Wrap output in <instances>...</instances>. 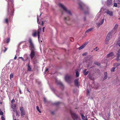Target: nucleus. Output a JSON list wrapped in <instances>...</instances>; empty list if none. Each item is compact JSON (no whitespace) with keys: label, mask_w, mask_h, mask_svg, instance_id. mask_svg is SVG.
<instances>
[{"label":"nucleus","mask_w":120,"mask_h":120,"mask_svg":"<svg viewBox=\"0 0 120 120\" xmlns=\"http://www.w3.org/2000/svg\"><path fill=\"white\" fill-rule=\"evenodd\" d=\"M64 19L65 20H68V19L67 18L65 17L64 18Z\"/></svg>","instance_id":"nucleus-44"},{"label":"nucleus","mask_w":120,"mask_h":120,"mask_svg":"<svg viewBox=\"0 0 120 120\" xmlns=\"http://www.w3.org/2000/svg\"><path fill=\"white\" fill-rule=\"evenodd\" d=\"M76 77H77L79 76V73L78 71H76Z\"/></svg>","instance_id":"nucleus-28"},{"label":"nucleus","mask_w":120,"mask_h":120,"mask_svg":"<svg viewBox=\"0 0 120 120\" xmlns=\"http://www.w3.org/2000/svg\"><path fill=\"white\" fill-rule=\"evenodd\" d=\"M118 25L117 24H116L115 25V26H114V29H115V30H116V29L118 27Z\"/></svg>","instance_id":"nucleus-26"},{"label":"nucleus","mask_w":120,"mask_h":120,"mask_svg":"<svg viewBox=\"0 0 120 120\" xmlns=\"http://www.w3.org/2000/svg\"><path fill=\"white\" fill-rule=\"evenodd\" d=\"M112 34L111 32H109L105 40V43L106 44H108L111 38Z\"/></svg>","instance_id":"nucleus-5"},{"label":"nucleus","mask_w":120,"mask_h":120,"mask_svg":"<svg viewBox=\"0 0 120 120\" xmlns=\"http://www.w3.org/2000/svg\"><path fill=\"white\" fill-rule=\"evenodd\" d=\"M39 21V18L38 17V15H37V22L39 24L40 22H38Z\"/></svg>","instance_id":"nucleus-31"},{"label":"nucleus","mask_w":120,"mask_h":120,"mask_svg":"<svg viewBox=\"0 0 120 120\" xmlns=\"http://www.w3.org/2000/svg\"><path fill=\"white\" fill-rule=\"evenodd\" d=\"M86 69H85L83 71V72L84 75H86L89 72L88 71H86Z\"/></svg>","instance_id":"nucleus-18"},{"label":"nucleus","mask_w":120,"mask_h":120,"mask_svg":"<svg viewBox=\"0 0 120 120\" xmlns=\"http://www.w3.org/2000/svg\"><path fill=\"white\" fill-rule=\"evenodd\" d=\"M104 75H107V72H105L104 73Z\"/></svg>","instance_id":"nucleus-47"},{"label":"nucleus","mask_w":120,"mask_h":120,"mask_svg":"<svg viewBox=\"0 0 120 120\" xmlns=\"http://www.w3.org/2000/svg\"><path fill=\"white\" fill-rule=\"evenodd\" d=\"M115 68V67L112 68L111 69V71H114Z\"/></svg>","instance_id":"nucleus-27"},{"label":"nucleus","mask_w":120,"mask_h":120,"mask_svg":"<svg viewBox=\"0 0 120 120\" xmlns=\"http://www.w3.org/2000/svg\"><path fill=\"white\" fill-rule=\"evenodd\" d=\"M2 103L1 102H0V104H2Z\"/></svg>","instance_id":"nucleus-56"},{"label":"nucleus","mask_w":120,"mask_h":120,"mask_svg":"<svg viewBox=\"0 0 120 120\" xmlns=\"http://www.w3.org/2000/svg\"><path fill=\"white\" fill-rule=\"evenodd\" d=\"M44 28H45V27H44L43 28V29H42L43 30V32H44Z\"/></svg>","instance_id":"nucleus-50"},{"label":"nucleus","mask_w":120,"mask_h":120,"mask_svg":"<svg viewBox=\"0 0 120 120\" xmlns=\"http://www.w3.org/2000/svg\"><path fill=\"white\" fill-rule=\"evenodd\" d=\"M89 79L91 80H93L94 78L93 77H92L91 76L88 75Z\"/></svg>","instance_id":"nucleus-25"},{"label":"nucleus","mask_w":120,"mask_h":120,"mask_svg":"<svg viewBox=\"0 0 120 120\" xmlns=\"http://www.w3.org/2000/svg\"><path fill=\"white\" fill-rule=\"evenodd\" d=\"M15 120H16V119H15Z\"/></svg>","instance_id":"nucleus-62"},{"label":"nucleus","mask_w":120,"mask_h":120,"mask_svg":"<svg viewBox=\"0 0 120 120\" xmlns=\"http://www.w3.org/2000/svg\"><path fill=\"white\" fill-rule=\"evenodd\" d=\"M104 19V16L103 15H101L100 12L97 14L95 17V19L96 20L99 19V22L97 23L98 27H99L103 23Z\"/></svg>","instance_id":"nucleus-2"},{"label":"nucleus","mask_w":120,"mask_h":120,"mask_svg":"<svg viewBox=\"0 0 120 120\" xmlns=\"http://www.w3.org/2000/svg\"><path fill=\"white\" fill-rule=\"evenodd\" d=\"M112 1L111 0H108L106 3V5L108 6H110L112 5Z\"/></svg>","instance_id":"nucleus-12"},{"label":"nucleus","mask_w":120,"mask_h":120,"mask_svg":"<svg viewBox=\"0 0 120 120\" xmlns=\"http://www.w3.org/2000/svg\"><path fill=\"white\" fill-rule=\"evenodd\" d=\"M36 108H37V110L38 111L39 110V107L38 106H37L36 107Z\"/></svg>","instance_id":"nucleus-42"},{"label":"nucleus","mask_w":120,"mask_h":120,"mask_svg":"<svg viewBox=\"0 0 120 120\" xmlns=\"http://www.w3.org/2000/svg\"><path fill=\"white\" fill-rule=\"evenodd\" d=\"M86 120H87L86 119H85Z\"/></svg>","instance_id":"nucleus-61"},{"label":"nucleus","mask_w":120,"mask_h":120,"mask_svg":"<svg viewBox=\"0 0 120 120\" xmlns=\"http://www.w3.org/2000/svg\"><path fill=\"white\" fill-rule=\"evenodd\" d=\"M87 54V52H85V53H83L82 54V55L83 56H84L86 55Z\"/></svg>","instance_id":"nucleus-33"},{"label":"nucleus","mask_w":120,"mask_h":120,"mask_svg":"<svg viewBox=\"0 0 120 120\" xmlns=\"http://www.w3.org/2000/svg\"><path fill=\"white\" fill-rule=\"evenodd\" d=\"M41 15V14H40V15L39 16H40Z\"/></svg>","instance_id":"nucleus-60"},{"label":"nucleus","mask_w":120,"mask_h":120,"mask_svg":"<svg viewBox=\"0 0 120 120\" xmlns=\"http://www.w3.org/2000/svg\"><path fill=\"white\" fill-rule=\"evenodd\" d=\"M2 120H5V119L3 116H2L1 117Z\"/></svg>","instance_id":"nucleus-37"},{"label":"nucleus","mask_w":120,"mask_h":120,"mask_svg":"<svg viewBox=\"0 0 120 120\" xmlns=\"http://www.w3.org/2000/svg\"><path fill=\"white\" fill-rule=\"evenodd\" d=\"M75 85L77 86H78V83H79V79H77L76 80H75Z\"/></svg>","instance_id":"nucleus-17"},{"label":"nucleus","mask_w":120,"mask_h":120,"mask_svg":"<svg viewBox=\"0 0 120 120\" xmlns=\"http://www.w3.org/2000/svg\"><path fill=\"white\" fill-rule=\"evenodd\" d=\"M49 70V69L48 68H47L45 71V72H47Z\"/></svg>","instance_id":"nucleus-46"},{"label":"nucleus","mask_w":120,"mask_h":120,"mask_svg":"<svg viewBox=\"0 0 120 120\" xmlns=\"http://www.w3.org/2000/svg\"><path fill=\"white\" fill-rule=\"evenodd\" d=\"M95 64H96L98 66H99L100 65V64L99 63H98L97 62H96L95 63Z\"/></svg>","instance_id":"nucleus-40"},{"label":"nucleus","mask_w":120,"mask_h":120,"mask_svg":"<svg viewBox=\"0 0 120 120\" xmlns=\"http://www.w3.org/2000/svg\"><path fill=\"white\" fill-rule=\"evenodd\" d=\"M19 59H22V60L23 61H25L26 60H24L23 59V58L22 57H19Z\"/></svg>","instance_id":"nucleus-30"},{"label":"nucleus","mask_w":120,"mask_h":120,"mask_svg":"<svg viewBox=\"0 0 120 120\" xmlns=\"http://www.w3.org/2000/svg\"><path fill=\"white\" fill-rule=\"evenodd\" d=\"M10 39L9 38H8L7 40V43H8L10 41Z\"/></svg>","instance_id":"nucleus-38"},{"label":"nucleus","mask_w":120,"mask_h":120,"mask_svg":"<svg viewBox=\"0 0 120 120\" xmlns=\"http://www.w3.org/2000/svg\"><path fill=\"white\" fill-rule=\"evenodd\" d=\"M60 103V102H58L56 103V104L58 105Z\"/></svg>","instance_id":"nucleus-49"},{"label":"nucleus","mask_w":120,"mask_h":120,"mask_svg":"<svg viewBox=\"0 0 120 120\" xmlns=\"http://www.w3.org/2000/svg\"><path fill=\"white\" fill-rule=\"evenodd\" d=\"M27 69L29 71H30L31 70V68L29 65H28Z\"/></svg>","instance_id":"nucleus-20"},{"label":"nucleus","mask_w":120,"mask_h":120,"mask_svg":"<svg viewBox=\"0 0 120 120\" xmlns=\"http://www.w3.org/2000/svg\"><path fill=\"white\" fill-rule=\"evenodd\" d=\"M81 116L83 120H85L86 119V117L82 114L81 115Z\"/></svg>","instance_id":"nucleus-23"},{"label":"nucleus","mask_w":120,"mask_h":120,"mask_svg":"<svg viewBox=\"0 0 120 120\" xmlns=\"http://www.w3.org/2000/svg\"><path fill=\"white\" fill-rule=\"evenodd\" d=\"M29 42L30 45V48L31 51L30 56L31 57V59H32L35 56V49L34 44L32 43V40L30 38L29 39Z\"/></svg>","instance_id":"nucleus-3"},{"label":"nucleus","mask_w":120,"mask_h":120,"mask_svg":"<svg viewBox=\"0 0 120 120\" xmlns=\"http://www.w3.org/2000/svg\"><path fill=\"white\" fill-rule=\"evenodd\" d=\"M113 6L114 7H117V3H115L113 5Z\"/></svg>","instance_id":"nucleus-32"},{"label":"nucleus","mask_w":120,"mask_h":120,"mask_svg":"<svg viewBox=\"0 0 120 120\" xmlns=\"http://www.w3.org/2000/svg\"><path fill=\"white\" fill-rule=\"evenodd\" d=\"M44 101L45 102H46V99L45 98H44Z\"/></svg>","instance_id":"nucleus-43"},{"label":"nucleus","mask_w":120,"mask_h":120,"mask_svg":"<svg viewBox=\"0 0 120 120\" xmlns=\"http://www.w3.org/2000/svg\"><path fill=\"white\" fill-rule=\"evenodd\" d=\"M85 14H86V13H86V11H85Z\"/></svg>","instance_id":"nucleus-59"},{"label":"nucleus","mask_w":120,"mask_h":120,"mask_svg":"<svg viewBox=\"0 0 120 120\" xmlns=\"http://www.w3.org/2000/svg\"><path fill=\"white\" fill-rule=\"evenodd\" d=\"M20 110L21 111V116H24L25 115V112L23 108L22 107H21Z\"/></svg>","instance_id":"nucleus-11"},{"label":"nucleus","mask_w":120,"mask_h":120,"mask_svg":"<svg viewBox=\"0 0 120 120\" xmlns=\"http://www.w3.org/2000/svg\"><path fill=\"white\" fill-rule=\"evenodd\" d=\"M11 108L13 109V111H16V106L15 104H12L11 105Z\"/></svg>","instance_id":"nucleus-14"},{"label":"nucleus","mask_w":120,"mask_h":120,"mask_svg":"<svg viewBox=\"0 0 120 120\" xmlns=\"http://www.w3.org/2000/svg\"><path fill=\"white\" fill-rule=\"evenodd\" d=\"M87 44V43H85L83 45H82L81 46L79 47V50H81L82 49L85 47V46H86Z\"/></svg>","instance_id":"nucleus-15"},{"label":"nucleus","mask_w":120,"mask_h":120,"mask_svg":"<svg viewBox=\"0 0 120 120\" xmlns=\"http://www.w3.org/2000/svg\"><path fill=\"white\" fill-rule=\"evenodd\" d=\"M43 21H42L41 25H43Z\"/></svg>","instance_id":"nucleus-53"},{"label":"nucleus","mask_w":120,"mask_h":120,"mask_svg":"<svg viewBox=\"0 0 120 120\" xmlns=\"http://www.w3.org/2000/svg\"><path fill=\"white\" fill-rule=\"evenodd\" d=\"M13 74L12 73H11L10 75V79H11L13 77Z\"/></svg>","instance_id":"nucleus-22"},{"label":"nucleus","mask_w":120,"mask_h":120,"mask_svg":"<svg viewBox=\"0 0 120 120\" xmlns=\"http://www.w3.org/2000/svg\"><path fill=\"white\" fill-rule=\"evenodd\" d=\"M87 94H89L90 93V91L89 90H88V89H87Z\"/></svg>","instance_id":"nucleus-41"},{"label":"nucleus","mask_w":120,"mask_h":120,"mask_svg":"<svg viewBox=\"0 0 120 120\" xmlns=\"http://www.w3.org/2000/svg\"><path fill=\"white\" fill-rule=\"evenodd\" d=\"M5 22L8 23V19L7 18H6L5 19Z\"/></svg>","instance_id":"nucleus-35"},{"label":"nucleus","mask_w":120,"mask_h":120,"mask_svg":"<svg viewBox=\"0 0 120 120\" xmlns=\"http://www.w3.org/2000/svg\"><path fill=\"white\" fill-rule=\"evenodd\" d=\"M106 13L107 15H109L111 16H112L113 15V12L109 10H107L106 11Z\"/></svg>","instance_id":"nucleus-13"},{"label":"nucleus","mask_w":120,"mask_h":120,"mask_svg":"<svg viewBox=\"0 0 120 120\" xmlns=\"http://www.w3.org/2000/svg\"><path fill=\"white\" fill-rule=\"evenodd\" d=\"M27 91H28V92H30V91H29V90H28V88L27 89Z\"/></svg>","instance_id":"nucleus-52"},{"label":"nucleus","mask_w":120,"mask_h":120,"mask_svg":"<svg viewBox=\"0 0 120 120\" xmlns=\"http://www.w3.org/2000/svg\"><path fill=\"white\" fill-rule=\"evenodd\" d=\"M97 48H98V47H96L95 48H94V50H95V49H97Z\"/></svg>","instance_id":"nucleus-51"},{"label":"nucleus","mask_w":120,"mask_h":120,"mask_svg":"<svg viewBox=\"0 0 120 120\" xmlns=\"http://www.w3.org/2000/svg\"><path fill=\"white\" fill-rule=\"evenodd\" d=\"M120 65V63H115L114 64V66H116V67H117L118 66Z\"/></svg>","instance_id":"nucleus-21"},{"label":"nucleus","mask_w":120,"mask_h":120,"mask_svg":"<svg viewBox=\"0 0 120 120\" xmlns=\"http://www.w3.org/2000/svg\"><path fill=\"white\" fill-rule=\"evenodd\" d=\"M56 83H57V84H59V85H60L61 86L62 85V84L60 82H58L57 81H56Z\"/></svg>","instance_id":"nucleus-29"},{"label":"nucleus","mask_w":120,"mask_h":120,"mask_svg":"<svg viewBox=\"0 0 120 120\" xmlns=\"http://www.w3.org/2000/svg\"><path fill=\"white\" fill-rule=\"evenodd\" d=\"M17 57L16 55H15V57H14V59L15 60L16 59Z\"/></svg>","instance_id":"nucleus-48"},{"label":"nucleus","mask_w":120,"mask_h":120,"mask_svg":"<svg viewBox=\"0 0 120 120\" xmlns=\"http://www.w3.org/2000/svg\"><path fill=\"white\" fill-rule=\"evenodd\" d=\"M93 28H91L87 30L85 32V33H88L89 32L91 31L93 29Z\"/></svg>","instance_id":"nucleus-19"},{"label":"nucleus","mask_w":120,"mask_h":120,"mask_svg":"<svg viewBox=\"0 0 120 120\" xmlns=\"http://www.w3.org/2000/svg\"><path fill=\"white\" fill-rule=\"evenodd\" d=\"M107 57L108 58H109L110 59H111L114 57V56L113 53L111 52L107 55Z\"/></svg>","instance_id":"nucleus-9"},{"label":"nucleus","mask_w":120,"mask_h":120,"mask_svg":"<svg viewBox=\"0 0 120 120\" xmlns=\"http://www.w3.org/2000/svg\"><path fill=\"white\" fill-rule=\"evenodd\" d=\"M14 112H16V115H17L18 114V112L17 111V110H16V111H14Z\"/></svg>","instance_id":"nucleus-39"},{"label":"nucleus","mask_w":120,"mask_h":120,"mask_svg":"<svg viewBox=\"0 0 120 120\" xmlns=\"http://www.w3.org/2000/svg\"><path fill=\"white\" fill-rule=\"evenodd\" d=\"M72 116L74 120H80V118L78 117V115L75 113L71 112Z\"/></svg>","instance_id":"nucleus-8"},{"label":"nucleus","mask_w":120,"mask_h":120,"mask_svg":"<svg viewBox=\"0 0 120 120\" xmlns=\"http://www.w3.org/2000/svg\"><path fill=\"white\" fill-rule=\"evenodd\" d=\"M107 78V75H105L104 78V79L105 80Z\"/></svg>","instance_id":"nucleus-36"},{"label":"nucleus","mask_w":120,"mask_h":120,"mask_svg":"<svg viewBox=\"0 0 120 120\" xmlns=\"http://www.w3.org/2000/svg\"><path fill=\"white\" fill-rule=\"evenodd\" d=\"M38 111L40 113H41V111L40 110H38Z\"/></svg>","instance_id":"nucleus-54"},{"label":"nucleus","mask_w":120,"mask_h":120,"mask_svg":"<svg viewBox=\"0 0 120 120\" xmlns=\"http://www.w3.org/2000/svg\"><path fill=\"white\" fill-rule=\"evenodd\" d=\"M80 8L82 9H83V8L85 11H87L88 10V7H86L85 6V5L81 1H80V3H79Z\"/></svg>","instance_id":"nucleus-7"},{"label":"nucleus","mask_w":120,"mask_h":120,"mask_svg":"<svg viewBox=\"0 0 120 120\" xmlns=\"http://www.w3.org/2000/svg\"><path fill=\"white\" fill-rule=\"evenodd\" d=\"M70 76L68 75H66L65 77V81L68 82H70Z\"/></svg>","instance_id":"nucleus-10"},{"label":"nucleus","mask_w":120,"mask_h":120,"mask_svg":"<svg viewBox=\"0 0 120 120\" xmlns=\"http://www.w3.org/2000/svg\"><path fill=\"white\" fill-rule=\"evenodd\" d=\"M119 45L120 46V42L119 43Z\"/></svg>","instance_id":"nucleus-55"},{"label":"nucleus","mask_w":120,"mask_h":120,"mask_svg":"<svg viewBox=\"0 0 120 120\" xmlns=\"http://www.w3.org/2000/svg\"><path fill=\"white\" fill-rule=\"evenodd\" d=\"M4 113L3 112L1 109H0V115H3Z\"/></svg>","instance_id":"nucleus-24"},{"label":"nucleus","mask_w":120,"mask_h":120,"mask_svg":"<svg viewBox=\"0 0 120 120\" xmlns=\"http://www.w3.org/2000/svg\"><path fill=\"white\" fill-rule=\"evenodd\" d=\"M98 50V49H96V50H95V51H97V50Z\"/></svg>","instance_id":"nucleus-58"},{"label":"nucleus","mask_w":120,"mask_h":120,"mask_svg":"<svg viewBox=\"0 0 120 120\" xmlns=\"http://www.w3.org/2000/svg\"><path fill=\"white\" fill-rule=\"evenodd\" d=\"M7 48H5V50L4 51V52H6V51L7 50Z\"/></svg>","instance_id":"nucleus-45"},{"label":"nucleus","mask_w":120,"mask_h":120,"mask_svg":"<svg viewBox=\"0 0 120 120\" xmlns=\"http://www.w3.org/2000/svg\"><path fill=\"white\" fill-rule=\"evenodd\" d=\"M40 32H41L40 29H38V30L37 34V32L36 31L34 32V33H33L32 34L33 36L34 37L36 36H37V34L38 40L39 41L40 43V42H42V40H41L40 41V39H39V37H40Z\"/></svg>","instance_id":"nucleus-6"},{"label":"nucleus","mask_w":120,"mask_h":120,"mask_svg":"<svg viewBox=\"0 0 120 120\" xmlns=\"http://www.w3.org/2000/svg\"><path fill=\"white\" fill-rule=\"evenodd\" d=\"M59 5L60 7H61L64 10L67 14H68L69 15H72V13L71 12L70 10H68L63 4H61L60 3L59 4Z\"/></svg>","instance_id":"nucleus-4"},{"label":"nucleus","mask_w":120,"mask_h":120,"mask_svg":"<svg viewBox=\"0 0 120 120\" xmlns=\"http://www.w3.org/2000/svg\"><path fill=\"white\" fill-rule=\"evenodd\" d=\"M19 91H20V93H21V90H19Z\"/></svg>","instance_id":"nucleus-57"},{"label":"nucleus","mask_w":120,"mask_h":120,"mask_svg":"<svg viewBox=\"0 0 120 120\" xmlns=\"http://www.w3.org/2000/svg\"><path fill=\"white\" fill-rule=\"evenodd\" d=\"M8 1L7 8V12L8 14L11 15H13L14 12L13 8V0H6Z\"/></svg>","instance_id":"nucleus-1"},{"label":"nucleus","mask_w":120,"mask_h":120,"mask_svg":"<svg viewBox=\"0 0 120 120\" xmlns=\"http://www.w3.org/2000/svg\"><path fill=\"white\" fill-rule=\"evenodd\" d=\"M15 101V100L14 99H13L11 101V104H13V103Z\"/></svg>","instance_id":"nucleus-34"},{"label":"nucleus","mask_w":120,"mask_h":120,"mask_svg":"<svg viewBox=\"0 0 120 120\" xmlns=\"http://www.w3.org/2000/svg\"><path fill=\"white\" fill-rule=\"evenodd\" d=\"M118 53L117 55V58H116V60H119L120 59L118 58V57L120 56V49L118 51Z\"/></svg>","instance_id":"nucleus-16"}]
</instances>
